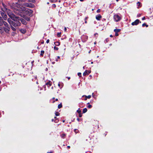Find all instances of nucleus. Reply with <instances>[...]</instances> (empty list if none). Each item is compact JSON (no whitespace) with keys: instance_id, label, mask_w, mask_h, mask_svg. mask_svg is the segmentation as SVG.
<instances>
[{"instance_id":"1","label":"nucleus","mask_w":153,"mask_h":153,"mask_svg":"<svg viewBox=\"0 0 153 153\" xmlns=\"http://www.w3.org/2000/svg\"><path fill=\"white\" fill-rule=\"evenodd\" d=\"M8 15L9 17L14 21L13 24L14 27H16L21 25V23L20 20L17 19L18 18H19V17L17 16L10 12L8 13Z\"/></svg>"},{"instance_id":"2","label":"nucleus","mask_w":153,"mask_h":153,"mask_svg":"<svg viewBox=\"0 0 153 153\" xmlns=\"http://www.w3.org/2000/svg\"><path fill=\"white\" fill-rule=\"evenodd\" d=\"M114 20L117 22L120 21L121 19V17L120 15H119L118 14H115L114 16Z\"/></svg>"},{"instance_id":"3","label":"nucleus","mask_w":153,"mask_h":153,"mask_svg":"<svg viewBox=\"0 0 153 153\" xmlns=\"http://www.w3.org/2000/svg\"><path fill=\"white\" fill-rule=\"evenodd\" d=\"M3 28L4 31L7 33H9L10 30V28L9 27H3Z\"/></svg>"},{"instance_id":"4","label":"nucleus","mask_w":153,"mask_h":153,"mask_svg":"<svg viewBox=\"0 0 153 153\" xmlns=\"http://www.w3.org/2000/svg\"><path fill=\"white\" fill-rule=\"evenodd\" d=\"M1 14L2 17L4 20H6L7 19V16L5 13H4L3 12H1Z\"/></svg>"},{"instance_id":"5","label":"nucleus","mask_w":153,"mask_h":153,"mask_svg":"<svg viewBox=\"0 0 153 153\" xmlns=\"http://www.w3.org/2000/svg\"><path fill=\"white\" fill-rule=\"evenodd\" d=\"M25 5L26 7L32 8L34 7V5L31 3H26Z\"/></svg>"},{"instance_id":"6","label":"nucleus","mask_w":153,"mask_h":153,"mask_svg":"<svg viewBox=\"0 0 153 153\" xmlns=\"http://www.w3.org/2000/svg\"><path fill=\"white\" fill-rule=\"evenodd\" d=\"M17 6L18 8V9L17 10H22L23 11L25 10V8L22 7V6H21V5H19V4H17Z\"/></svg>"},{"instance_id":"7","label":"nucleus","mask_w":153,"mask_h":153,"mask_svg":"<svg viewBox=\"0 0 153 153\" xmlns=\"http://www.w3.org/2000/svg\"><path fill=\"white\" fill-rule=\"evenodd\" d=\"M139 20L138 19H136L134 22H133L131 23V25H137L139 22Z\"/></svg>"},{"instance_id":"8","label":"nucleus","mask_w":153,"mask_h":153,"mask_svg":"<svg viewBox=\"0 0 153 153\" xmlns=\"http://www.w3.org/2000/svg\"><path fill=\"white\" fill-rule=\"evenodd\" d=\"M18 19L20 20V21L23 24L26 25V22L23 19L19 17V18H18Z\"/></svg>"},{"instance_id":"9","label":"nucleus","mask_w":153,"mask_h":153,"mask_svg":"<svg viewBox=\"0 0 153 153\" xmlns=\"http://www.w3.org/2000/svg\"><path fill=\"white\" fill-rule=\"evenodd\" d=\"M7 21L10 25H13L14 22L12 21L9 18L7 19Z\"/></svg>"},{"instance_id":"10","label":"nucleus","mask_w":153,"mask_h":153,"mask_svg":"<svg viewBox=\"0 0 153 153\" xmlns=\"http://www.w3.org/2000/svg\"><path fill=\"white\" fill-rule=\"evenodd\" d=\"M102 16L100 14H98L96 16V19L98 20H100Z\"/></svg>"},{"instance_id":"11","label":"nucleus","mask_w":153,"mask_h":153,"mask_svg":"<svg viewBox=\"0 0 153 153\" xmlns=\"http://www.w3.org/2000/svg\"><path fill=\"white\" fill-rule=\"evenodd\" d=\"M81 38L82 40H83L85 39V40H84V41L85 42L88 39V36L86 35H83L82 36Z\"/></svg>"},{"instance_id":"12","label":"nucleus","mask_w":153,"mask_h":153,"mask_svg":"<svg viewBox=\"0 0 153 153\" xmlns=\"http://www.w3.org/2000/svg\"><path fill=\"white\" fill-rule=\"evenodd\" d=\"M4 21L3 19H2L1 17L0 16V26H2L3 25V22Z\"/></svg>"},{"instance_id":"13","label":"nucleus","mask_w":153,"mask_h":153,"mask_svg":"<svg viewBox=\"0 0 153 153\" xmlns=\"http://www.w3.org/2000/svg\"><path fill=\"white\" fill-rule=\"evenodd\" d=\"M3 25L5 26V27H9L8 24L7 23V22H5L4 21L3 22Z\"/></svg>"},{"instance_id":"14","label":"nucleus","mask_w":153,"mask_h":153,"mask_svg":"<svg viewBox=\"0 0 153 153\" xmlns=\"http://www.w3.org/2000/svg\"><path fill=\"white\" fill-rule=\"evenodd\" d=\"M20 32L23 33H25L26 32V30L25 29H22L20 30Z\"/></svg>"},{"instance_id":"15","label":"nucleus","mask_w":153,"mask_h":153,"mask_svg":"<svg viewBox=\"0 0 153 153\" xmlns=\"http://www.w3.org/2000/svg\"><path fill=\"white\" fill-rule=\"evenodd\" d=\"M137 5L138 6V8H139V7H141V3L140 2H138L137 3Z\"/></svg>"},{"instance_id":"16","label":"nucleus","mask_w":153,"mask_h":153,"mask_svg":"<svg viewBox=\"0 0 153 153\" xmlns=\"http://www.w3.org/2000/svg\"><path fill=\"white\" fill-rule=\"evenodd\" d=\"M3 29V27H2L1 26H0V33H2L4 32Z\"/></svg>"},{"instance_id":"17","label":"nucleus","mask_w":153,"mask_h":153,"mask_svg":"<svg viewBox=\"0 0 153 153\" xmlns=\"http://www.w3.org/2000/svg\"><path fill=\"white\" fill-rule=\"evenodd\" d=\"M46 85H47L48 86H50L51 85V82L49 81L46 83Z\"/></svg>"},{"instance_id":"18","label":"nucleus","mask_w":153,"mask_h":153,"mask_svg":"<svg viewBox=\"0 0 153 153\" xmlns=\"http://www.w3.org/2000/svg\"><path fill=\"white\" fill-rule=\"evenodd\" d=\"M66 136V134H63L61 135L60 136L62 138H64Z\"/></svg>"},{"instance_id":"19","label":"nucleus","mask_w":153,"mask_h":153,"mask_svg":"<svg viewBox=\"0 0 153 153\" xmlns=\"http://www.w3.org/2000/svg\"><path fill=\"white\" fill-rule=\"evenodd\" d=\"M120 31V30L118 29H115L114 30V31L115 32V33H118Z\"/></svg>"},{"instance_id":"20","label":"nucleus","mask_w":153,"mask_h":153,"mask_svg":"<svg viewBox=\"0 0 153 153\" xmlns=\"http://www.w3.org/2000/svg\"><path fill=\"white\" fill-rule=\"evenodd\" d=\"M86 75H88V71L86 70L83 73V75L84 76H85Z\"/></svg>"},{"instance_id":"21","label":"nucleus","mask_w":153,"mask_h":153,"mask_svg":"<svg viewBox=\"0 0 153 153\" xmlns=\"http://www.w3.org/2000/svg\"><path fill=\"white\" fill-rule=\"evenodd\" d=\"M61 85L62 86L61 87V88H62V86H63V83H60V82H59V83L58 84V86L60 88L61 87H60V85Z\"/></svg>"},{"instance_id":"22","label":"nucleus","mask_w":153,"mask_h":153,"mask_svg":"<svg viewBox=\"0 0 153 153\" xmlns=\"http://www.w3.org/2000/svg\"><path fill=\"white\" fill-rule=\"evenodd\" d=\"M54 44L56 46H59L60 45V43L59 42H54Z\"/></svg>"},{"instance_id":"23","label":"nucleus","mask_w":153,"mask_h":153,"mask_svg":"<svg viewBox=\"0 0 153 153\" xmlns=\"http://www.w3.org/2000/svg\"><path fill=\"white\" fill-rule=\"evenodd\" d=\"M87 111V109L86 108H84L83 110V113H84L86 112Z\"/></svg>"},{"instance_id":"24","label":"nucleus","mask_w":153,"mask_h":153,"mask_svg":"<svg viewBox=\"0 0 153 153\" xmlns=\"http://www.w3.org/2000/svg\"><path fill=\"white\" fill-rule=\"evenodd\" d=\"M44 52H45L44 51H41V53L40 54V55L42 56H43V54L44 53Z\"/></svg>"},{"instance_id":"25","label":"nucleus","mask_w":153,"mask_h":153,"mask_svg":"<svg viewBox=\"0 0 153 153\" xmlns=\"http://www.w3.org/2000/svg\"><path fill=\"white\" fill-rule=\"evenodd\" d=\"M13 26V25H10L11 28L13 31H15L16 30V29Z\"/></svg>"},{"instance_id":"26","label":"nucleus","mask_w":153,"mask_h":153,"mask_svg":"<svg viewBox=\"0 0 153 153\" xmlns=\"http://www.w3.org/2000/svg\"><path fill=\"white\" fill-rule=\"evenodd\" d=\"M87 104H89V105L87 106L88 108H90L92 107V105H91L89 104V103H88Z\"/></svg>"},{"instance_id":"27","label":"nucleus","mask_w":153,"mask_h":153,"mask_svg":"<svg viewBox=\"0 0 153 153\" xmlns=\"http://www.w3.org/2000/svg\"><path fill=\"white\" fill-rule=\"evenodd\" d=\"M145 26H146V27H147L148 26V25H146V23L143 24H142V26L143 27H144Z\"/></svg>"},{"instance_id":"28","label":"nucleus","mask_w":153,"mask_h":153,"mask_svg":"<svg viewBox=\"0 0 153 153\" xmlns=\"http://www.w3.org/2000/svg\"><path fill=\"white\" fill-rule=\"evenodd\" d=\"M28 1L30 2H32L33 3H35V0H28Z\"/></svg>"},{"instance_id":"29","label":"nucleus","mask_w":153,"mask_h":153,"mask_svg":"<svg viewBox=\"0 0 153 153\" xmlns=\"http://www.w3.org/2000/svg\"><path fill=\"white\" fill-rule=\"evenodd\" d=\"M62 107V105L61 104H59L58 105V108H60Z\"/></svg>"},{"instance_id":"30","label":"nucleus","mask_w":153,"mask_h":153,"mask_svg":"<svg viewBox=\"0 0 153 153\" xmlns=\"http://www.w3.org/2000/svg\"><path fill=\"white\" fill-rule=\"evenodd\" d=\"M26 19L28 21H29L30 20V18L29 17H27L26 18Z\"/></svg>"},{"instance_id":"31","label":"nucleus","mask_w":153,"mask_h":153,"mask_svg":"<svg viewBox=\"0 0 153 153\" xmlns=\"http://www.w3.org/2000/svg\"><path fill=\"white\" fill-rule=\"evenodd\" d=\"M55 115L56 116H58L59 115V113L58 112H56L55 113Z\"/></svg>"},{"instance_id":"32","label":"nucleus","mask_w":153,"mask_h":153,"mask_svg":"<svg viewBox=\"0 0 153 153\" xmlns=\"http://www.w3.org/2000/svg\"><path fill=\"white\" fill-rule=\"evenodd\" d=\"M61 33H58L57 34V36L58 37H59L61 36Z\"/></svg>"},{"instance_id":"33","label":"nucleus","mask_w":153,"mask_h":153,"mask_svg":"<svg viewBox=\"0 0 153 153\" xmlns=\"http://www.w3.org/2000/svg\"><path fill=\"white\" fill-rule=\"evenodd\" d=\"M85 96L86 98H88V99H90L91 97V96L90 95L88 96Z\"/></svg>"},{"instance_id":"34","label":"nucleus","mask_w":153,"mask_h":153,"mask_svg":"<svg viewBox=\"0 0 153 153\" xmlns=\"http://www.w3.org/2000/svg\"><path fill=\"white\" fill-rule=\"evenodd\" d=\"M77 112L79 113H80L81 112V111L80 110V108H79L78 110H77Z\"/></svg>"},{"instance_id":"35","label":"nucleus","mask_w":153,"mask_h":153,"mask_svg":"<svg viewBox=\"0 0 153 153\" xmlns=\"http://www.w3.org/2000/svg\"><path fill=\"white\" fill-rule=\"evenodd\" d=\"M52 2H55L57 1V0H50Z\"/></svg>"},{"instance_id":"36","label":"nucleus","mask_w":153,"mask_h":153,"mask_svg":"<svg viewBox=\"0 0 153 153\" xmlns=\"http://www.w3.org/2000/svg\"><path fill=\"white\" fill-rule=\"evenodd\" d=\"M54 49L55 50H58L59 49V48L58 47H56L55 46L54 47Z\"/></svg>"},{"instance_id":"37","label":"nucleus","mask_w":153,"mask_h":153,"mask_svg":"<svg viewBox=\"0 0 153 153\" xmlns=\"http://www.w3.org/2000/svg\"><path fill=\"white\" fill-rule=\"evenodd\" d=\"M78 130L76 129H75L74 130V131L76 133H77L78 132Z\"/></svg>"},{"instance_id":"38","label":"nucleus","mask_w":153,"mask_h":153,"mask_svg":"<svg viewBox=\"0 0 153 153\" xmlns=\"http://www.w3.org/2000/svg\"><path fill=\"white\" fill-rule=\"evenodd\" d=\"M81 73H78V75L79 76H81Z\"/></svg>"},{"instance_id":"39","label":"nucleus","mask_w":153,"mask_h":153,"mask_svg":"<svg viewBox=\"0 0 153 153\" xmlns=\"http://www.w3.org/2000/svg\"><path fill=\"white\" fill-rule=\"evenodd\" d=\"M141 14L140 13H138L137 14V17H140L141 16Z\"/></svg>"},{"instance_id":"40","label":"nucleus","mask_w":153,"mask_h":153,"mask_svg":"<svg viewBox=\"0 0 153 153\" xmlns=\"http://www.w3.org/2000/svg\"><path fill=\"white\" fill-rule=\"evenodd\" d=\"M100 9H99L98 10H97V13H100Z\"/></svg>"},{"instance_id":"41","label":"nucleus","mask_w":153,"mask_h":153,"mask_svg":"<svg viewBox=\"0 0 153 153\" xmlns=\"http://www.w3.org/2000/svg\"><path fill=\"white\" fill-rule=\"evenodd\" d=\"M49 41H50L48 39L47 40V41H46V43H49Z\"/></svg>"},{"instance_id":"42","label":"nucleus","mask_w":153,"mask_h":153,"mask_svg":"<svg viewBox=\"0 0 153 153\" xmlns=\"http://www.w3.org/2000/svg\"><path fill=\"white\" fill-rule=\"evenodd\" d=\"M58 121V120L57 119H56V120H55L54 122L55 123H57Z\"/></svg>"},{"instance_id":"43","label":"nucleus","mask_w":153,"mask_h":153,"mask_svg":"<svg viewBox=\"0 0 153 153\" xmlns=\"http://www.w3.org/2000/svg\"><path fill=\"white\" fill-rule=\"evenodd\" d=\"M79 117H82V114H81V113H79Z\"/></svg>"},{"instance_id":"44","label":"nucleus","mask_w":153,"mask_h":153,"mask_svg":"<svg viewBox=\"0 0 153 153\" xmlns=\"http://www.w3.org/2000/svg\"><path fill=\"white\" fill-rule=\"evenodd\" d=\"M94 35L95 36H97L98 35V34L97 33H96L94 34Z\"/></svg>"},{"instance_id":"45","label":"nucleus","mask_w":153,"mask_h":153,"mask_svg":"<svg viewBox=\"0 0 153 153\" xmlns=\"http://www.w3.org/2000/svg\"><path fill=\"white\" fill-rule=\"evenodd\" d=\"M91 72V71H88V74H90Z\"/></svg>"},{"instance_id":"46","label":"nucleus","mask_w":153,"mask_h":153,"mask_svg":"<svg viewBox=\"0 0 153 153\" xmlns=\"http://www.w3.org/2000/svg\"><path fill=\"white\" fill-rule=\"evenodd\" d=\"M118 35V33H115V36H117Z\"/></svg>"},{"instance_id":"47","label":"nucleus","mask_w":153,"mask_h":153,"mask_svg":"<svg viewBox=\"0 0 153 153\" xmlns=\"http://www.w3.org/2000/svg\"><path fill=\"white\" fill-rule=\"evenodd\" d=\"M142 20H143L145 19V18L144 17L143 18H142Z\"/></svg>"},{"instance_id":"48","label":"nucleus","mask_w":153,"mask_h":153,"mask_svg":"<svg viewBox=\"0 0 153 153\" xmlns=\"http://www.w3.org/2000/svg\"><path fill=\"white\" fill-rule=\"evenodd\" d=\"M64 30H65V31H66V30H67V29L65 27V28Z\"/></svg>"},{"instance_id":"49","label":"nucleus","mask_w":153,"mask_h":153,"mask_svg":"<svg viewBox=\"0 0 153 153\" xmlns=\"http://www.w3.org/2000/svg\"><path fill=\"white\" fill-rule=\"evenodd\" d=\"M110 36L111 37H113V36L112 35H111Z\"/></svg>"},{"instance_id":"50","label":"nucleus","mask_w":153,"mask_h":153,"mask_svg":"<svg viewBox=\"0 0 153 153\" xmlns=\"http://www.w3.org/2000/svg\"><path fill=\"white\" fill-rule=\"evenodd\" d=\"M2 5H3V6H4V7L5 6V4H2Z\"/></svg>"},{"instance_id":"51","label":"nucleus","mask_w":153,"mask_h":153,"mask_svg":"<svg viewBox=\"0 0 153 153\" xmlns=\"http://www.w3.org/2000/svg\"><path fill=\"white\" fill-rule=\"evenodd\" d=\"M67 147L68 148H70V146H67Z\"/></svg>"},{"instance_id":"52","label":"nucleus","mask_w":153,"mask_h":153,"mask_svg":"<svg viewBox=\"0 0 153 153\" xmlns=\"http://www.w3.org/2000/svg\"><path fill=\"white\" fill-rule=\"evenodd\" d=\"M77 120L78 121H79V118H77Z\"/></svg>"},{"instance_id":"53","label":"nucleus","mask_w":153,"mask_h":153,"mask_svg":"<svg viewBox=\"0 0 153 153\" xmlns=\"http://www.w3.org/2000/svg\"><path fill=\"white\" fill-rule=\"evenodd\" d=\"M58 100V99H56V101H57Z\"/></svg>"},{"instance_id":"54","label":"nucleus","mask_w":153,"mask_h":153,"mask_svg":"<svg viewBox=\"0 0 153 153\" xmlns=\"http://www.w3.org/2000/svg\"><path fill=\"white\" fill-rule=\"evenodd\" d=\"M57 58H58V59H59L60 58V57L59 56H58L57 57Z\"/></svg>"},{"instance_id":"55","label":"nucleus","mask_w":153,"mask_h":153,"mask_svg":"<svg viewBox=\"0 0 153 153\" xmlns=\"http://www.w3.org/2000/svg\"><path fill=\"white\" fill-rule=\"evenodd\" d=\"M53 5H54V6L55 7H56V5L55 4H53Z\"/></svg>"},{"instance_id":"56","label":"nucleus","mask_w":153,"mask_h":153,"mask_svg":"<svg viewBox=\"0 0 153 153\" xmlns=\"http://www.w3.org/2000/svg\"><path fill=\"white\" fill-rule=\"evenodd\" d=\"M70 79V77H68V79Z\"/></svg>"},{"instance_id":"57","label":"nucleus","mask_w":153,"mask_h":153,"mask_svg":"<svg viewBox=\"0 0 153 153\" xmlns=\"http://www.w3.org/2000/svg\"><path fill=\"white\" fill-rule=\"evenodd\" d=\"M80 1H83V0H80Z\"/></svg>"},{"instance_id":"58","label":"nucleus","mask_w":153,"mask_h":153,"mask_svg":"<svg viewBox=\"0 0 153 153\" xmlns=\"http://www.w3.org/2000/svg\"><path fill=\"white\" fill-rule=\"evenodd\" d=\"M53 121H54V120H53V119H52V122H53Z\"/></svg>"},{"instance_id":"59","label":"nucleus","mask_w":153,"mask_h":153,"mask_svg":"<svg viewBox=\"0 0 153 153\" xmlns=\"http://www.w3.org/2000/svg\"><path fill=\"white\" fill-rule=\"evenodd\" d=\"M91 51V50H90V51H89V53H90Z\"/></svg>"},{"instance_id":"60","label":"nucleus","mask_w":153,"mask_h":153,"mask_svg":"<svg viewBox=\"0 0 153 153\" xmlns=\"http://www.w3.org/2000/svg\"><path fill=\"white\" fill-rule=\"evenodd\" d=\"M85 23H87V21H86V20H85Z\"/></svg>"},{"instance_id":"61","label":"nucleus","mask_w":153,"mask_h":153,"mask_svg":"<svg viewBox=\"0 0 153 153\" xmlns=\"http://www.w3.org/2000/svg\"><path fill=\"white\" fill-rule=\"evenodd\" d=\"M56 117H54V118H55V119H56Z\"/></svg>"},{"instance_id":"62","label":"nucleus","mask_w":153,"mask_h":153,"mask_svg":"<svg viewBox=\"0 0 153 153\" xmlns=\"http://www.w3.org/2000/svg\"><path fill=\"white\" fill-rule=\"evenodd\" d=\"M62 121H63V122H65V120H63Z\"/></svg>"},{"instance_id":"63","label":"nucleus","mask_w":153,"mask_h":153,"mask_svg":"<svg viewBox=\"0 0 153 153\" xmlns=\"http://www.w3.org/2000/svg\"><path fill=\"white\" fill-rule=\"evenodd\" d=\"M93 62H91V64H93Z\"/></svg>"},{"instance_id":"64","label":"nucleus","mask_w":153,"mask_h":153,"mask_svg":"<svg viewBox=\"0 0 153 153\" xmlns=\"http://www.w3.org/2000/svg\"><path fill=\"white\" fill-rule=\"evenodd\" d=\"M84 68H85V67H84H84H83V69H84Z\"/></svg>"}]
</instances>
